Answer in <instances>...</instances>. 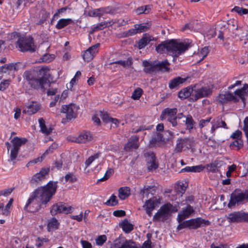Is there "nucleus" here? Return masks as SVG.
<instances>
[{
    "mask_svg": "<svg viewBox=\"0 0 248 248\" xmlns=\"http://www.w3.org/2000/svg\"><path fill=\"white\" fill-rule=\"evenodd\" d=\"M194 91L195 93L192 94L191 98L193 102H195L200 98L208 97L212 93V89L206 87H202L197 90L194 89Z\"/></svg>",
    "mask_w": 248,
    "mask_h": 248,
    "instance_id": "nucleus-18",
    "label": "nucleus"
},
{
    "mask_svg": "<svg viewBox=\"0 0 248 248\" xmlns=\"http://www.w3.org/2000/svg\"><path fill=\"white\" fill-rule=\"evenodd\" d=\"M107 26V23L106 22H102L101 23H98L96 26L93 27L91 31H90V33L92 34L94 32L97 31H100L104 29Z\"/></svg>",
    "mask_w": 248,
    "mask_h": 248,
    "instance_id": "nucleus-44",
    "label": "nucleus"
},
{
    "mask_svg": "<svg viewBox=\"0 0 248 248\" xmlns=\"http://www.w3.org/2000/svg\"><path fill=\"white\" fill-rule=\"evenodd\" d=\"M186 126V129L189 131H191L194 128L196 122L194 121L193 117L190 114L186 116V119L185 121Z\"/></svg>",
    "mask_w": 248,
    "mask_h": 248,
    "instance_id": "nucleus-37",
    "label": "nucleus"
},
{
    "mask_svg": "<svg viewBox=\"0 0 248 248\" xmlns=\"http://www.w3.org/2000/svg\"><path fill=\"white\" fill-rule=\"evenodd\" d=\"M50 68L47 66L42 67L38 71V75L41 76L40 78H43L46 83L48 80L49 74L48 73Z\"/></svg>",
    "mask_w": 248,
    "mask_h": 248,
    "instance_id": "nucleus-36",
    "label": "nucleus"
},
{
    "mask_svg": "<svg viewBox=\"0 0 248 248\" xmlns=\"http://www.w3.org/2000/svg\"><path fill=\"white\" fill-rule=\"evenodd\" d=\"M23 77L31 88L37 90H41L43 92H45V85L46 83L43 78H36L32 72L29 71L24 72Z\"/></svg>",
    "mask_w": 248,
    "mask_h": 248,
    "instance_id": "nucleus-4",
    "label": "nucleus"
},
{
    "mask_svg": "<svg viewBox=\"0 0 248 248\" xmlns=\"http://www.w3.org/2000/svg\"><path fill=\"white\" fill-rule=\"evenodd\" d=\"M42 206H44L43 204L38 200L36 196L32 192L24 206V210L29 212L34 213L38 212Z\"/></svg>",
    "mask_w": 248,
    "mask_h": 248,
    "instance_id": "nucleus-7",
    "label": "nucleus"
},
{
    "mask_svg": "<svg viewBox=\"0 0 248 248\" xmlns=\"http://www.w3.org/2000/svg\"><path fill=\"white\" fill-rule=\"evenodd\" d=\"M186 79L181 77H177L170 80L169 83V88L172 90L177 88L180 85L186 82Z\"/></svg>",
    "mask_w": 248,
    "mask_h": 248,
    "instance_id": "nucleus-29",
    "label": "nucleus"
},
{
    "mask_svg": "<svg viewBox=\"0 0 248 248\" xmlns=\"http://www.w3.org/2000/svg\"><path fill=\"white\" fill-rule=\"evenodd\" d=\"M13 202V199L12 198L10 199L8 202L6 204V206L5 207V208L3 207V209L2 210L3 215H7L8 214H9V210Z\"/></svg>",
    "mask_w": 248,
    "mask_h": 248,
    "instance_id": "nucleus-57",
    "label": "nucleus"
},
{
    "mask_svg": "<svg viewBox=\"0 0 248 248\" xmlns=\"http://www.w3.org/2000/svg\"><path fill=\"white\" fill-rule=\"evenodd\" d=\"M172 208L173 205L170 202L164 204L154 216L153 220H159L161 217H167L171 212Z\"/></svg>",
    "mask_w": 248,
    "mask_h": 248,
    "instance_id": "nucleus-13",
    "label": "nucleus"
},
{
    "mask_svg": "<svg viewBox=\"0 0 248 248\" xmlns=\"http://www.w3.org/2000/svg\"><path fill=\"white\" fill-rule=\"evenodd\" d=\"M118 193L119 198L122 200H124L130 196V188L128 186L121 187L119 189Z\"/></svg>",
    "mask_w": 248,
    "mask_h": 248,
    "instance_id": "nucleus-31",
    "label": "nucleus"
},
{
    "mask_svg": "<svg viewBox=\"0 0 248 248\" xmlns=\"http://www.w3.org/2000/svg\"><path fill=\"white\" fill-rule=\"evenodd\" d=\"M234 95L230 92H227L224 94H219L217 97V101L222 105L227 104L229 102L232 101L234 103H238L239 101V98Z\"/></svg>",
    "mask_w": 248,
    "mask_h": 248,
    "instance_id": "nucleus-14",
    "label": "nucleus"
},
{
    "mask_svg": "<svg viewBox=\"0 0 248 248\" xmlns=\"http://www.w3.org/2000/svg\"><path fill=\"white\" fill-rule=\"evenodd\" d=\"M48 239L47 238H43L39 237L37 238V242L35 244V246L38 248L41 247L43 246L44 242H48Z\"/></svg>",
    "mask_w": 248,
    "mask_h": 248,
    "instance_id": "nucleus-61",
    "label": "nucleus"
},
{
    "mask_svg": "<svg viewBox=\"0 0 248 248\" xmlns=\"http://www.w3.org/2000/svg\"><path fill=\"white\" fill-rule=\"evenodd\" d=\"M189 47L188 44H185L175 39L166 40L156 47L158 53H167L173 57H178L184 53Z\"/></svg>",
    "mask_w": 248,
    "mask_h": 248,
    "instance_id": "nucleus-1",
    "label": "nucleus"
},
{
    "mask_svg": "<svg viewBox=\"0 0 248 248\" xmlns=\"http://www.w3.org/2000/svg\"><path fill=\"white\" fill-rule=\"evenodd\" d=\"M139 137L138 136H132L127 143L124 146V149L126 151H129L132 149H138L139 147L138 141Z\"/></svg>",
    "mask_w": 248,
    "mask_h": 248,
    "instance_id": "nucleus-28",
    "label": "nucleus"
},
{
    "mask_svg": "<svg viewBox=\"0 0 248 248\" xmlns=\"http://www.w3.org/2000/svg\"><path fill=\"white\" fill-rule=\"evenodd\" d=\"M232 12H236L240 16H243L248 14V9L243 7L235 6L231 10Z\"/></svg>",
    "mask_w": 248,
    "mask_h": 248,
    "instance_id": "nucleus-41",
    "label": "nucleus"
},
{
    "mask_svg": "<svg viewBox=\"0 0 248 248\" xmlns=\"http://www.w3.org/2000/svg\"><path fill=\"white\" fill-rule=\"evenodd\" d=\"M143 90L140 88H137L132 93L131 98L135 100H139L143 94Z\"/></svg>",
    "mask_w": 248,
    "mask_h": 248,
    "instance_id": "nucleus-45",
    "label": "nucleus"
},
{
    "mask_svg": "<svg viewBox=\"0 0 248 248\" xmlns=\"http://www.w3.org/2000/svg\"><path fill=\"white\" fill-rule=\"evenodd\" d=\"M60 223L54 217L51 218L48 221L47 225V230L48 232H52L58 229Z\"/></svg>",
    "mask_w": 248,
    "mask_h": 248,
    "instance_id": "nucleus-30",
    "label": "nucleus"
},
{
    "mask_svg": "<svg viewBox=\"0 0 248 248\" xmlns=\"http://www.w3.org/2000/svg\"><path fill=\"white\" fill-rule=\"evenodd\" d=\"M126 215L125 212L122 210H115L113 212V215L116 217H123Z\"/></svg>",
    "mask_w": 248,
    "mask_h": 248,
    "instance_id": "nucleus-64",
    "label": "nucleus"
},
{
    "mask_svg": "<svg viewBox=\"0 0 248 248\" xmlns=\"http://www.w3.org/2000/svg\"><path fill=\"white\" fill-rule=\"evenodd\" d=\"M73 209V208L72 206H67L65 203L59 202L52 206L50 212L52 216H55L59 213L68 214L72 212Z\"/></svg>",
    "mask_w": 248,
    "mask_h": 248,
    "instance_id": "nucleus-11",
    "label": "nucleus"
},
{
    "mask_svg": "<svg viewBox=\"0 0 248 248\" xmlns=\"http://www.w3.org/2000/svg\"><path fill=\"white\" fill-rule=\"evenodd\" d=\"M100 46V43H97L84 51L82 55L83 60L87 62L91 61L98 53Z\"/></svg>",
    "mask_w": 248,
    "mask_h": 248,
    "instance_id": "nucleus-15",
    "label": "nucleus"
},
{
    "mask_svg": "<svg viewBox=\"0 0 248 248\" xmlns=\"http://www.w3.org/2000/svg\"><path fill=\"white\" fill-rule=\"evenodd\" d=\"M27 139L25 138L14 137L11 141L12 143V148L10 152V160L14 161L16 158L19 149L22 145L25 144Z\"/></svg>",
    "mask_w": 248,
    "mask_h": 248,
    "instance_id": "nucleus-8",
    "label": "nucleus"
},
{
    "mask_svg": "<svg viewBox=\"0 0 248 248\" xmlns=\"http://www.w3.org/2000/svg\"><path fill=\"white\" fill-rule=\"evenodd\" d=\"M57 184V182L50 181L46 186L38 187L33 191L38 200L40 201L45 207L55 194L58 188Z\"/></svg>",
    "mask_w": 248,
    "mask_h": 248,
    "instance_id": "nucleus-2",
    "label": "nucleus"
},
{
    "mask_svg": "<svg viewBox=\"0 0 248 248\" xmlns=\"http://www.w3.org/2000/svg\"><path fill=\"white\" fill-rule=\"evenodd\" d=\"M235 146L237 147V150H239L243 146V142L242 139L235 140L230 144V147Z\"/></svg>",
    "mask_w": 248,
    "mask_h": 248,
    "instance_id": "nucleus-51",
    "label": "nucleus"
},
{
    "mask_svg": "<svg viewBox=\"0 0 248 248\" xmlns=\"http://www.w3.org/2000/svg\"><path fill=\"white\" fill-rule=\"evenodd\" d=\"M175 187L177 193L184 194L186 190V186L183 183L179 182Z\"/></svg>",
    "mask_w": 248,
    "mask_h": 248,
    "instance_id": "nucleus-49",
    "label": "nucleus"
},
{
    "mask_svg": "<svg viewBox=\"0 0 248 248\" xmlns=\"http://www.w3.org/2000/svg\"><path fill=\"white\" fill-rule=\"evenodd\" d=\"M65 181L66 182H69L70 183H74L76 182L77 179L75 176L72 173H68L64 176Z\"/></svg>",
    "mask_w": 248,
    "mask_h": 248,
    "instance_id": "nucleus-55",
    "label": "nucleus"
},
{
    "mask_svg": "<svg viewBox=\"0 0 248 248\" xmlns=\"http://www.w3.org/2000/svg\"><path fill=\"white\" fill-rule=\"evenodd\" d=\"M247 200H248V190L243 192L241 189L236 188L231 194L228 206L231 208L235 205H238Z\"/></svg>",
    "mask_w": 248,
    "mask_h": 248,
    "instance_id": "nucleus-5",
    "label": "nucleus"
},
{
    "mask_svg": "<svg viewBox=\"0 0 248 248\" xmlns=\"http://www.w3.org/2000/svg\"><path fill=\"white\" fill-rule=\"evenodd\" d=\"M186 228L188 229L189 230V220L182 221V222L179 224L177 227V229L178 231Z\"/></svg>",
    "mask_w": 248,
    "mask_h": 248,
    "instance_id": "nucleus-54",
    "label": "nucleus"
},
{
    "mask_svg": "<svg viewBox=\"0 0 248 248\" xmlns=\"http://www.w3.org/2000/svg\"><path fill=\"white\" fill-rule=\"evenodd\" d=\"M105 12L104 8L96 9L93 12V16L100 17L103 16Z\"/></svg>",
    "mask_w": 248,
    "mask_h": 248,
    "instance_id": "nucleus-56",
    "label": "nucleus"
},
{
    "mask_svg": "<svg viewBox=\"0 0 248 248\" xmlns=\"http://www.w3.org/2000/svg\"><path fill=\"white\" fill-rule=\"evenodd\" d=\"M134 28H136L138 33H141L146 31L150 28V26L148 23H143L140 24H135Z\"/></svg>",
    "mask_w": 248,
    "mask_h": 248,
    "instance_id": "nucleus-39",
    "label": "nucleus"
},
{
    "mask_svg": "<svg viewBox=\"0 0 248 248\" xmlns=\"http://www.w3.org/2000/svg\"><path fill=\"white\" fill-rule=\"evenodd\" d=\"M163 142H164L163 135L156 132L152 136L150 140V145L151 147L159 146Z\"/></svg>",
    "mask_w": 248,
    "mask_h": 248,
    "instance_id": "nucleus-21",
    "label": "nucleus"
},
{
    "mask_svg": "<svg viewBox=\"0 0 248 248\" xmlns=\"http://www.w3.org/2000/svg\"><path fill=\"white\" fill-rule=\"evenodd\" d=\"M52 55L49 54H45L41 57V59L43 62H50L53 60Z\"/></svg>",
    "mask_w": 248,
    "mask_h": 248,
    "instance_id": "nucleus-62",
    "label": "nucleus"
},
{
    "mask_svg": "<svg viewBox=\"0 0 248 248\" xmlns=\"http://www.w3.org/2000/svg\"><path fill=\"white\" fill-rule=\"evenodd\" d=\"M189 230H196L199 228L205 227L210 225L211 222L201 217L189 219Z\"/></svg>",
    "mask_w": 248,
    "mask_h": 248,
    "instance_id": "nucleus-16",
    "label": "nucleus"
},
{
    "mask_svg": "<svg viewBox=\"0 0 248 248\" xmlns=\"http://www.w3.org/2000/svg\"><path fill=\"white\" fill-rule=\"evenodd\" d=\"M41 108V105L39 103L32 101L31 104L26 106V108L22 111L23 113L31 115L36 113Z\"/></svg>",
    "mask_w": 248,
    "mask_h": 248,
    "instance_id": "nucleus-23",
    "label": "nucleus"
},
{
    "mask_svg": "<svg viewBox=\"0 0 248 248\" xmlns=\"http://www.w3.org/2000/svg\"><path fill=\"white\" fill-rule=\"evenodd\" d=\"M242 134V133L240 130H237L232 134L230 137L233 139L239 140L241 139Z\"/></svg>",
    "mask_w": 248,
    "mask_h": 248,
    "instance_id": "nucleus-60",
    "label": "nucleus"
},
{
    "mask_svg": "<svg viewBox=\"0 0 248 248\" xmlns=\"http://www.w3.org/2000/svg\"><path fill=\"white\" fill-rule=\"evenodd\" d=\"M196 86H188L181 90L178 93V97L181 100H184L188 98L194 91V88Z\"/></svg>",
    "mask_w": 248,
    "mask_h": 248,
    "instance_id": "nucleus-27",
    "label": "nucleus"
},
{
    "mask_svg": "<svg viewBox=\"0 0 248 248\" xmlns=\"http://www.w3.org/2000/svg\"><path fill=\"white\" fill-rule=\"evenodd\" d=\"M11 36L17 38L16 46L20 51L33 52L35 51L34 40L32 37L21 35L19 33L16 32H13Z\"/></svg>",
    "mask_w": 248,
    "mask_h": 248,
    "instance_id": "nucleus-3",
    "label": "nucleus"
},
{
    "mask_svg": "<svg viewBox=\"0 0 248 248\" xmlns=\"http://www.w3.org/2000/svg\"><path fill=\"white\" fill-rule=\"evenodd\" d=\"M234 93L238 96L243 103L245 104L246 101V97L248 96V84L245 83L241 89H236Z\"/></svg>",
    "mask_w": 248,
    "mask_h": 248,
    "instance_id": "nucleus-22",
    "label": "nucleus"
},
{
    "mask_svg": "<svg viewBox=\"0 0 248 248\" xmlns=\"http://www.w3.org/2000/svg\"><path fill=\"white\" fill-rule=\"evenodd\" d=\"M53 128L51 127L47 128L46 125L43 126L40 128V131L46 135H48L52 132Z\"/></svg>",
    "mask_w": 248,
    "mask_h": 248,
    "instance_id": "nucleus-59",
    "label": "nucleus"
},
{
    "mask_svg": "<svg viewBox=\"0 0 248 248\" xmlns=\"http://www.w3.org/2000/svg\"><path fill=\"white\" fill-rule=\"evenodd\" d=\"M154 188V186H145L143 188L140 190V194L142 196V198L146 197H148L149 193H151V190Z\"/></svg>",
    "mask_w": 248,
    "mask_h": 248,
    "instance_id": "nucleus-43",
    "label": "nucleus"
},
{
    "mask_svg": "<svg viewBox=\"0 0 248 248\" xmlns=\"http://www.w3.org/2000/svg\"><path fill=\"white\" fill-rule=\"evenodd\" d=\"M170 64V63L167 60L161 62H159L158 63H156V70L157 71L168 72L170 71V69L168 66Z\"/></svg>",
    "mask_w": 248,
    "mask_h": 248,
    "instance_id": "nucleus-32",
    "label": "nucleus"
},
{
    "mask_svg": "<svg viewBox=\"0 0 248 248\" xmlns=\"http://www.w3.org/2000/svg\"><path fill=\"white\" fill-rule=\"evenodd\" d=\"M147 169L149 171L155 170L158 167V164L156 162L155 155L153 152H148L145 154Z\"/></svg>",
    "mask_w": 248,
    "mask_h": 248,
    "instance_id": "nucleus-17",
    "label": "nucleus"
},
{
    "mask_svg": "<svg viewBox=\"0 0 248 248\" xmlns=\"http://www.w3.org/2000/svg\"><path fill=\"white\" fill-rule=\"evenodd\" d=\"M92 139L93 136L90 132H85L80 134L78 137L74 138V140L71 141L79 143H85L91 141Z\"/></svg>",
    "mask_w": 248,
    "mask_h": 248,
    "instance_id": "nucleus-24",
    "label": "nucleus"
},
{
    "mask_svg": "<svg viewBox=\"0 0 248 248\" xmlns=\"http://www.w3.org/2000/svg\"><path fill=\"white\" fill-rule=\"evenodd\" d=\"M212 117H209L206 119H201L199 121V126L200 129H202L205 126H206L209 124V123L211 122Z\"/></svg>",
    "mask_w": 248,
    "mask_h": 248,
    "instance_id": "nucleus-53",
    "label": "nucleus"
},
{
    "mask_svg": "<svg viewBox=\"0 0 248 248\" xmlns=\"http://www.w3.org/2000/svg\"><path fill=\"white\" fill-rule=\"evenodd\" d=\"M100 153H97L90 156L85 161V168H87L96 159L100 156Z\"/></svg>",
    "mask_w": 248,
    "mask_h": 248,
    "instance_id": "nucleus-42",
    "label": "nucleus"
},
{
    "mask_svg": "<svg viewBox=\"0 0 248 248\" xmlns=\"http://www.w3.org/2000/svg\"><path fill=\"white\" fill-rule=\"evenodd\" d=\"M16 63H9L6 64L0 68V72L3 73H6L9 71L16 70Z\"/></svg>",
    "mask_w": 248,
    "mask_h": 248,
    "instance_id": "nucleus-38",
    "label": "nucleus"
},
{
    "mask_svg": "<svg viewBox=\"0 0 248 248\" xmlns=\"http://www.w3.org/2000/svg\"><path fill=\"white\" fill-rule=\"evenodd\" d=\"M107 238L106 235H101L98 236L95 239V242L97 245L101 246L107 241Z\"/></svg>",
    "mask_w": 248,
    "mask_h": 248,
    "instance_id": "nucleus-50",
    "label": "nucleus"
},
{
    "mask_svg": "<svg viewBox=\"0 0 248 248\" xmlns=\"http://www.w3.org/2000/svg\"><path fill=\"white\" fill-rule=\"evenodd\" d=\"M118 204V201L117 199V197L112 194L109 199L105 202V204L108 206H114Z\"/></svg>",
    "mask_w": 248,
    "mask_h": 248,
    "instance_id": "nucleus-46",
    "label": "nucleus"
},
{
    "mask_svg": "<svg viewBox=\"0 0 248 248\" xmlns=\"http://www.w3.org/2000/svg\"><path fill=\"white\" fill-rule=\"evenodd\" d=\"M205 168V167L202 165H199L195 166H191L192 172H200L202 171L203 169Z\"/></svg>",
    "mask_w": 248,
    "mask_h": 248,
    "instance_id": "nucleus-63",
    "label": "nucleus"
},
{
    "mask_svg": "<svg viewBox=\"0 0 248 248\" xmlns=\"http://www.w3.org/2000/svg\"><path fill=\"white\" fill-rule=\"evenodd\" d=\"M73 22V20L70 18H61L58 21L56 25V28L58 30H61Z\"/></svg>",
    "mask_w": 248,
    "mask_h": 248,
    "instance_id": "nucleus-35",
    "label": "nucleus"
},
{
    "mask_svg": "<svg viewBox=\"0 0 248 248\" xmlns=\"http://www.w3.org/2000/svg\"><path fill=\"white\" fill-rule=\"evenodd\" d=\"M74 109L75 107L72 104L62 106L61 112L66 114V118L62 120V123L65 124L77 117V115Z\"/></svg>",
    "mask_w": 248,
    "mask_h": 248,
    "instance_id": "nucleus-12",
    "label": "nucleus"
},
{
    "mask_svg": "<svg viewBox=\"0 0 248 248\" xmlns=\"http://www.w3.org/2000/svg\"><path fill=\"white\" fill-rule=\"evenodd\" d=\"M217 162L216 161L214 163H209L207 164L205 167L207 169V171L216 172L217 170Z\"/></svg>",
    "mask_w": 248,
    "mask_h": 248,
    "instance_id": "nucleus-48",
    "label": "nucleus"
},
{
    "mask_svg": "<svg viewBox=\"0 0 248 248\" xmlns=\"http://www.w3.org/2000/svg\"><path fill=\"white\" fill-rule=\"evenodd\" d=\"M152 40L151 37L149 35H144L139 40L138 43L139 49H141L144 48Z\"/></svg>",
    "mask_w": 248,
    "mask_h": 248,
    "instance_id": "nucleus-34",
    "label": "nucleus"
},
{
    "mask_svg": "<svg viewBox=\"0 0 248 248\" xmlns=\"http://www.w3.org/2000/svg\"><path fill=\"white\" fill-rule=\"evenodd\" d=\"M49 168H42L39 172L32 176L31 180V183L36 185L43 181L45 179L46 176L49 173Z\"/></svg>",
    "mask_w": 248,
    "mask_h": 248,
    "instance_id": "nucleus-19",
    "label": "nucleus"
},
{
    "mask_svg": "<svg viewBox=\"0 0 248 248\" xmlns=\"http://www.w3.org/2000/svg\"><path fill=\"white\" fill-rule=\"evenodd\" d=\"M11 80H3L0 81V91H3L9 86Z\"/></svg>",
    "mask_w": 248,
    "mask_h": 248,
    "instance_id": "nucleus-58",
    "label": "nucleus"
},
{
    "mask_svg": "<svg viewBox=\"0 0 248 248\" xmlns=\"http://www.w3.org/2000/svg\"><path fill=\"white\" fill-rule=\"evenodd\" d=\"M226 219L230 223L247 222L246 212L242 210L232 212L228 215Z\"/></svg>",
    "mask_w": 248,
    "mask_h": 248,
    "instance_id": "nucleus-9",
    "label": "nucleus"
},
{
    "mask_svg": "<svg viewBox=\"0 0 248 248\" xmlns=\"http://www.w3.org/2000/svg\"><path fill=\"white\" fill-rule=\"evenodd\" d=\"M177 112V110L176 108H166L161 112L160 119L162 121L166 120L171 124L172 126L175 127L178 124L176 118Z\"/></svg>",
    "mask_w": 248,
    "mask_h": 248,
    "instance_id": "nucleus-6",
    "label": "nucleus"
},
{
    "mask_svg": "<svg viewBox=\"0 0 248 248\" xmlns=\"http://www.w3.org/2000/svg\"><path fill=\"white\" fill-rule=\"evenodd\" d=\"M209 53V49L207 47H204L200 50L199 53V56L202 57V58L198 62H200L202 61L208 55Z\"/></svg>",
    "mask_w": 248,
    "mask_h": 248,
    "instance_id": "nucleus-52",
    "label": "nucleus"
},
{
    "mask_svg": "<svg viewBox=\"0 0 248 248\" xmlns=\"http://www.w3.org/2000/svg\"><path fill=\"white\" fill-rule=\"evenodd\" d=\"M120 241L115 240L111 246V248H139L136 243L132 240H125V241L119 246Z\"/></svg>",
    "mask_w": 248,
    "mask_h": 248,
    "instance_id": "nucleus-20",
    "label": "nucleus"
},
{
    "mask_svg": "<svg viewBox=\"0 0 248 248\" xmlns=\"http://www.w3.org/2000/svg\"><path fill=\"white\" fill-rule=\"evenodd\" d=\"M151 9V6L149 5L141 6L136 9V13L138 15L142 14H147L150 12Z\"/></svg>",
    "mask_w": 248,
    "mask_h": 248,
    "instance_id": "nucleus-40",
    "label": "nucleus"
},
{
    "mask_svg": "<svg viewBox=\"0 0 248 248\" xmlns=\"http://www.w3.org/2000/svg\"><path fill=\"white\" fill-rule=\"evenodd\" d=\"M142 66L144 67L143 72L146 74H152L157 72L156 63L154 62L145 60L142 62Z\"/></svg>",
    "mask_w": 248,
    "mask_h": 248,
    "instance_id": "nucleus-26",
    "label": "nucleus"
},
{
    "mask_svg": "<svg viewBox=\"0 0 248 248\" xmlns=\"http://www.w3.org/2000/svg\"><path fill=\"white\" fill-rule=\"evenodd\" d=\"M156 198L150 199L146 201L143 207L145 209L147 214L149 217H151L152 215V211L155 208L156 205Z\"/></svg>",
    "mask_w": 248,
    "mask_h": 248,
    "instance_id": "nucleus-25",
    "label": "nucleus"
},
{
    "mask_svg": "<svg viewBox=\"0 0 248 248\" xmlns=\"http://www.w3.org/2000/svg\"><path fill=\"white\" fill-rule=\"evenodd\" d=\"M192 143L193 140L189 138L178 139L174 152L175 153H179L182 152L183 150H188L191 148Z\"/></svg>",
    "mask_w": 248,
    "mask_h": 248,
    "instance_id": "nucleus-10",
    "label": "nucleus"
},
{
    "mask_svg": "<svg viewBox=\"0 0 248 248\" xmlns=\"http://www.w3.org/2000/svg\"><path fill=\"white\" fill-rule=\"evenodd\" d=\"M194 212V210L193 207L190 205H188L185 208L183 209L181 211V212L186 217H189L192 213Z\"/></svg>",
    "mask_w": 248,
    "mask_h": 248,
    "instance_id": "nucleus-47",
    "label": "nucleus"
},
{
    "mask_svg": "<svg viewBox=\"0 0 248 248\" xmlns=\"http://www.w3.org/2000/svg\"><path fill=\"white\" fill-rule=\"evenodd\" d=\"M119 226L123 231L126 233L130 232L134 229L133 225L129 222L127 219L123 220Z\"/></svg>",
    "mask_w": 248,
    "mask_h": 248,
    "instance_id": "nucleus-33",
    "label": "nucleus"
}]
</instances>
